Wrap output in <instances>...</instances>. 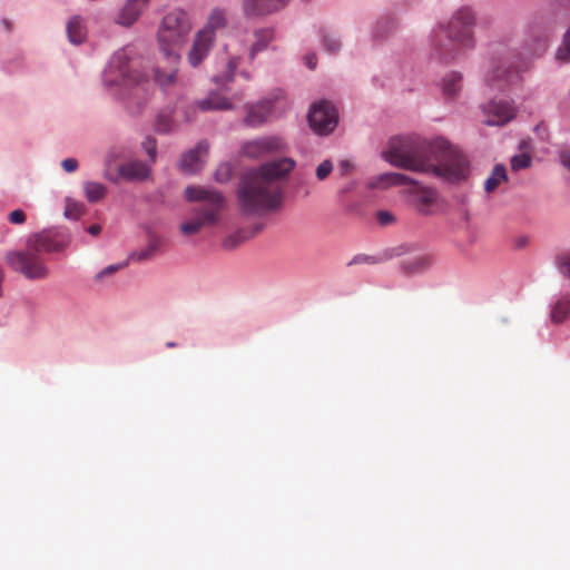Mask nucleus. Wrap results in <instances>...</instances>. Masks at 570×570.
Segmentation results:
<instances>
[{
	"label": "nucleus",
	"instance_id": "f257e3e1",
	"mask_svg": "<svg viewBox=\"0 0 570 570\" xmlns=\"http://www.w3.org/2000/svg\"><path fill=\"white\" fill-rule=\"evenodd\" d=\"M392 166L431 175L451 184L469 178L471 165L468 157L443 137L431 140L420 136L392 138L382 153Z\"/></svg>",
	"mask_w": 570,
	"mask_h": 570
},
{
	"label": "nucleus",
	"instance_id": "f03ea898",
	"mask_svg": "<svg viewBox=\"0 0 570 570\" xmlns=\"http://www.w3.org/2000/svg\"><path fill=\"white\" fill-rule=\"evenodd\" d=\"M102 83L131 116L140 115L149 102L154 85L142 71V59L134 45H126L109 58Z\"/></svg>",
	"mask_w": 570,
	"mask_h": 570
},
{
	"label": "nucleus",
	"instance_id": "7ed1b4c3",
	"mask_svg": "<svg viewBox=\"0 0 570 570\" xmlns=\"http://www.w3.org/2000/svg\"><path fill=\"white\" fill-rule=\"evenodd\" d=\"M552 31V23L539 16L529 21L521 50L509 48L502 42L497 43L492 51L490 68L484 76L485 85L504 90L517 82L521 72L527 69L529 60L544 52Z\"/></svg>",
	"mask_w": 570,
	"mask_h": 570
},
{
	"label": "nucleus",
	"instance_id": "20e7f679",
	"mask_svg": "<svg viewBox=\"0 0 570 570\" xmlns=\"http://www.w3.org/2000/svg\"><path fill=\"white\" fill-rule=\"evenodd\" d=\"M295 166L296 161L293 158L283 157L246 171L239 180L237 190L240 212L245 215H255L276 209L283 196L275 181L286 177Z\"/></svg>",
	"mask_w": 570,
	"mask_h": 570
},
{
	"label": "nucleus",
	"instance_id": "39448f33",
	"mask_svg": "<svg viewBox=\"0 0 570 570\" xmlns=\"http://www.w3.org/2000/svg\"><path fill=\"white\" fill-rule=\"evenodd\" d=\"M476 13L468 6L460 7L446 22L439 23L431 33L430 58L441 63L453 62L462 50H472L476 41Z\"/></svg>",
	"mask_w": 570,
	"mask_h": 570
},
{
	"label": "nucleus",
	"instance_id": "423d86ee",
	"mask_svg": "<svg viewBox=\"0 0 570 570\" xmlns=\"http://www.w3.org/2000/svg\"><path fill=\"white\" fill-rule=\"evenodd\" d=\"M188 202L204 203L193 210V218L180 224L179 230L185 236L197 234L205 225H216L220 219V212L225 207L224 195L212 187L188 186L185 189Z\"/></svg>",
	"mask_w": 570,
	"mask_h": 570
},
{
	"label": "nucleus",
	"instance_id": "0eeeda50",
	"mask_svg": "<svg viewBox=\"0 0 570 570\" xmlns=\"http://www.w3.org/2000/svg\"><path fill=\"white\" fill-rule=\"evenodd\" d=\"M191 30V22L186 11L175 9L168 12L158 30L159 50L163 58L170 63L179 61V48Z\"/></svg>",
	"mask_w": 570,
	"mask_h": 570
},
{
	"label": "nucleus",
	"instance_id": "6e6552de",
	"mask_svg": "<svg viewBox=\"0 0 570 570\" xmlns=\"http://www.w3.org/2000/svg\"><path fill=\"white\" fill-rule=\"evenodd\" d=\"M4 261L13 272L23 275L29 281L46 279L50 275L45 257L35 245H31L28 237L24 247L9 250Z\"/></svg>",
	"mask_w": 570,
	"mask_h": 570
},
{
	"label": "nucleus",
	"instance_id": "1a4fd4ad",
	"mask_svg": "<svg viewBox=\"0 0 570 570\" xmlns=\"http://www.w3.org/2000/svg\"><path fill=\"white\" fill-rule=\"evenodd\" d=\"M28 238L41 254H61L71 245L72 234L65 226H53L31 233Z\"/></svg>",
	"mask_w": 570,
	"mask_h": 570
},
{
	"label": "nucleus",
	"instance_id": "9d476101",
	"mask_svg": "<svg viewBox=\"0 0 570 570\" xmlns=\"http://www.w3.org/2000/svg\"><path fill=\"white\" fill-rule=\"evenodd\" d=\"M307 121L314 134L317 136H328L338 124L337 108L330 100H318L311 105Z\"/></svg>",
	"mask_w": 570,
	"mask_h": 570
},
{
	"label": "nucleus",
	"instance_id": "9b49d317",
	"mask_svg": "<svg viewBox=\"0 0 570 570\" xmlns=\"http://www.w3.org/2000/svg\"><path fill=\"white\" fill-rule=\"evenodd\" d=\"M286 142L278 136H264L248 140L242 145V154L248 158H259L274 153H283Z\"/></svg>",
	"mask_w": 570,
	"mask_h": 570
},
{
	"label": "nucleus",
	"instance_id": "f8f14e48",
	"mask_svg": "<svg viewBox=\"0 0 570 570\" xmlns=\"http://www.w3.org/2000/svg\"><path fill=\"white\" fill-rule=\"evenodd\" d=\"M485 116L484 124L488 126H504L515 116L513 104L505 99H492L482 106Z\"/></svg>",
	"mask_w": 570,
	"mask_h": 570
},
{
	"label": "nucleus",
	"instance_id": "ddd939ff",
	"mask_svg": "<svg viewBox=\"0 0 570 570\" xmlns=\"http://www.w3.org/2000/svg\"><path fill=\"white\" fill-rule=\"evenodd\" d=\"M291 0H242L245 18H263L283 10Z\"/></svg>",
	"mask_w": 570,
	"mask_h": 570
},
{
	"label": "nucleus",
	"instance_id": "4468645a",
	"mask_svg": "<svg viewBox=\"0 0 570 570\" xmlns=\"http://www.w3.org/2000/svg\"><path fill=\"white\" fill-rule=\"evenodd\" d=\"M120 178L128 183H142L150 178L151 167L141 160H129L117 168Z\"/></svg>",
	"mask_w": 570,
	"mask_h": 570
},
{
	"label": "nucleus",
	"instance_id": "2eb2a0df",
	"mask_svg": "<svg viewBox=\"0 0 570 570\" xmlns=\"http://www.w3.org/2000/svg\"><path fill=\"white\" fill-rule=\"evenodd\" d=\"M209 145L206 140H199L194 148L184 153L179 160V168L184 174L193 175L203 168V160L200 154H207Z\"/></svg>",
	"mask_w": 570,
	"mask_h": 570
},
{
	"label": "nucleus",
	"instance_id": "dca6fc26",
	"mask_svg": "<svg viewBox=\"0 0 570 570\" xmlns=\"http://www.w3.org/2000/svg\"><path fill=\"white\" fill-rule=\"evenodd\" d=\"M274 109L272 99H262L249 106L247 115L244 118V125L250 128L262 126Z\"/></svg>",
	"mask_w": 570,
	"mask_h": 570
},
{
	"label": "nucleus",
	"instance_id": "f3484780",
	"mask_svg": "<svg viewBox=\"0 0 570 570\" xmlns=\"http://www.w3.org/2000/svg\"><path fill=\"white\" fill-rule=\"evenodd\" d=\"M214 40L215 39L204 35L200 31L196 33L193 46L187 57L188 62L191 67L196 68L203 62V60L208 56L213 47Z\"/></svg>",
	"mask_w": 570,
	"mask_h": 570
},
{
	"label": "nucleus",
	"instance_id": "a211bd4d",
	"mask_svg": "<svg viewBox=\"0 0 570 570\" xmlns=\"http://www.w3.org/2000/svg\"><path fill=\"white\" fill-rule=\"evenodd\" d=\"M149 0H127L120 8L115 22L122 27L132 26Z\"/></svg>",
	"mask_w": 570,
	"mask_h": 570
},
{
	"label": "nucleus",
	"instance_id": "6ab92c4d",
	"mask_svg": "<svg viewBox=\"0 0 570 570\" xmlns=\"http://www.w3.org/2000/svg\"><path fill=\"white\" fill-rule=\"evenodd\" d=\"M176 108L165 106L161 108L155 119L154 130L158 135H170L178 130V122L175 120Z\"/></svg>",
	"mask_w": 570,
	"mask_h": 570
},
{
	"label": "nucleus",
	"instance_id": "aec40b11",
	"mask_svg": "<svg viewBox=\"0 0 570 570\" xmlns=\"http://www.w3.org/2000/svg\"><path fill=\"white\" fill-rule=\"evenodd\" d=\"M410 249H411L410 245H401L399 247H394V248H390V249L385 250L382 256L357 254L348 262L347 265L352 266V265H357V264H377V263H381L383 261H386V259H390L393 257H399V256L405 254L406 252H409Z\"/></svg>",
	"mask_w": 570,
	"mask_h": 570
},
{
	"label": "nucleus",
	"instance_id": "412c9836",
	"mask_svg": "<svg viewBox=\"0 0 570 570\" xmlns=\"http://www.w3.org/2000/svg\"><path fill=\"white\" fill-rule=\"evenodd\" d=\"M148 238H149V242L145 248L139 249V250H132L131 253H129V255L126 259V261H128V264L130 262H134V263L147 262V261H151L155 257L156 252L160 248L163 240L160 237L156 236L150 230H148Z\"/></svg>",
	"mask_w": 570,
	"mask_h": 570
},
{
	"label": "nucleus",
	"instance_id": "4be33fe9",
	"mask_svg": "<svg viewBox=\"0 0 570 570\" xmlns=\"http://www.w3.org/2000/svg\"><path fill=\"white\" fill-rule=\"evenodd\" d=\"M197 107L200 111L214 110H230L233 104L226 97H223L218 91L212 90L205 98L196 100Z\"/></svg>",
	"mask_w": 570,
	"mask_h": 570
},
{
	"label": "nucleus",
	"instance_id": "5701e85b",
	"mask_svg": "<svg viewBox=\"0 0 570 570\" xmlns=\"http://www.w3.org/2000/svg\"><path fill=\"white\" fill-rule=\"evenodd\" d=\"M462 82L463 76L461 72L455 70L446 72L440 81L442 95L446 99L455 98L462 89Z\"/></svg>",
	"mask_w": 570,
	"mask_h": 570
},
{
	"label": "nucleus",
	"instance_id": "b1692460",
	"mask_svg": "<svg viewBox=\"0 0 570 570\" xmlns=\"http://www.w3.org/2000/svg\"><path fill=\"white\" fill-rule=\"evenodd\" d=\"M239 63L238 57H233L228 60L225 70L213 77V82L216 85L217 90L222 92H230V83L234 81L235 71Z\"/></svg>",
	"mask_w": 570,
	"mask_h": 570
},
{
	"label": "nucleus",
	"instance_id": "393cba45",
	"mask_svg": "<svg viewBox=\"0 0 570 570\" xmlns=\"http://www.w3.org/2000/svg\"><path fill=\"white\" fill-rule=\"evenodd\" d=\"M255 41L252 43L248 60L253 61L255 57L266 50L274 38L273 30L271 29H258L254 31Z\"/></svg>",
	"mask_w": 570,
	"mask_h": 570
},
{
	"label": "nucleus",
	"instance_id": "a878e982",
	"mask_svg": "<svg viewBox=\"0 0 570 570\" xmlns=\"http://www.w3.org/2000/svg\"><path fill=\"white\" fill-rule=\"evenodd\" d=\"M226 26V13L220 8H214L207 19L206 26L199 30L204 35L215 39V32Z\"/></svg>",
	"mask_w": 570,
	"mask_h": 570
},
{
	"label": "nucleus",
	"instance_id": "bb28decb",
	"mask_svg": "<svg viewBox=\"0 0 570 570\" xmlns=\"http://www.w3.org/2000/svg\"><path fill=\"white\" fill-rule=\"evenodd\" d=\"M431 264V256L422 254L402 261L401 268L406 274H417L429 268Z\"/></svg>",
	"mask_w": 570,
	"mask_h": 570
},
{
	"label": "nucleus",
	"instance_id": "cd10ccee",
	"mask_svg": "<svg viewBox=\"0 0 570 570\" xmlns=\"http://www.w3.org/2000/svg\"><path fill=\"white\" fill-rule=\"evenodd\" d=\"M67 36L72 45H81L85 41V23L83 18L80 16H73L67 23Z\"/></svg>",
	"mask_w": 570,
	"mask_h": 570
},
{
	"label": "nucleus",
	"instance_id": "c85d7f7f",
	"mask_svg": "<svg viewBox=\"0 0 570 570\" xmlns=\"http://www.w3.org/2000/svg\"><path fill=\"white\" fill-rule=\"evenodd\" d=\"M396 28V18L391 14H384L380 17L372 29V37L374 39L384 38L386 35H389L392 30Z\"/></svg>",
	"mask_w": 570,
	"mask_h": 570
},
{
	"label": "nucleus",
	"instance_id": "c756f323",
	"mask_svg": "<svg viewBox=\"0 0 570 570\" xmlns=\"http://www.w3.org/2000/svg\"><path fill=\"white\" fill-rule=\"evenodd\" d=\"M508 180L507 168L503 164H497L492 168L490 176L484 181V190L493 193L501 183Z\"/></svg>",
	"mask_w": 570,
	"mask_h": 570
},
{
	"label": "nucleus",
	"instance_id": "7c9ffc66",
	"mask_svg": "<svg viewBox=\"0 0 570 570\" xmlns=\"http://www.w3.org/2000/svg\"><path fill=\"white\" fill-rule=\"evenodd\" d=\"M320 41L324 51L330 55H336L342 48L341 38L327 29L320 31Z\"/></svg>",
	"mask_w": 570,
	"mask_h": 570
},
{
	"label": "nucleus",
	"instance_id": "2f4dec72",
	"mask_svg": "<svg viewBox=\"0 0 570 570\" xmlns=\"http://www.w3.org/2000/svg\"><path fill=\"white\" fill-rule=\"evenodd\" d=\"M570 318V296H561L551 308V320L554 323H562Z\"/></svg>",
	"mask_w": 570,
	"mask_h": 570
},
{
	"label": "nucleus",
	"instance_id": "473e14b6",
	"mask_svg": "<svg viewBox=\"0 0 570 570\" xmlns=\"http://www.w3.org/2000/svg\"><path fill=\"white\" fill-rule=\"evenodd\" d=\"M83 191L89 203H98L107 195V188L101 183L87 180L83 183Z\"/></svg>",
	"mask_w": 570,
	"mask_h": 570
},
{
	"label": "nucleus",
	"instance_id": "72a5a7b5",
	"mask_svg": "<svg viewBox=\"0 0 570 570\" xmlns=\"http://www.w3.org/2000/svg\"><path fill=\"white\" fill-rule=\"evenodd\" d=\"M253 237V233H248L247 229L239 228L233 234L226 236L223 242L222 246L226 250H233L237 248L240 244L250 239Z\"/></svg>",
	"mask_w": 570,
	"mask_h": 570
},
{
	"label": "nucleus",
	"instance_id": "f704fd0d",
	"mask_svg": "<svg viewBox=\"0 0 570 570\" xmlns=\"http://www.w3.org/2000/svg\"><path fill=\"white\" fill-rule=\"evenodd\" d=\"M166 61V63L168 65V71H164L161 70L160 68H156L155 69V80L161 86V87H166V86H169L170 83H173L175 80H176V76H177V66H178V62H175V63H170L168 60L164 59Z\"/></svg>",
	"mask_w": 570,
	"mask_h": 570
},
{
	"label": "nucleus",
	"instance_id": "c9c22d12",
	"mask_svg": "<svg viewBox=\"0 0 570 570\" xmlns=\"http://www.w3.org/2000/svg\"><path fill=\"white\" fill-rule=\"evenodd\" d=\"M395 173H382L367 179L366 187L368 189H386L391 186H395L394 181Z\"/></svg>",
	"mask_w": 570,
	"mask_h": 570
},
{
	"label": "nucleus",
	"instance_id": "e433bc0d",
	"mask_svg": "<svg viewBox=\"0 0 570 570\" xmlns=\"http://www.w3.org/2000/svg\"><path fill=\"white\" fill-rule=\"evenodd\" d=\"M556 58L558 61L562 63L570 62V26L569 29L563 35L562 43L557 49Z\"/></svg>",
	"mask_w": 570,
	"mask_h": 570
},
{
	"label": "nucleus",
	"instance_id": "4c0bfd02",
	"mask_svg": "<svg viewBox=\"0 0 570 570\" xmlns=\"http://www.w3.org/2000/svg\"><path fill=\"white\" fill-rule=\"evenodd\" d=\"M434 200V193L432 190H424L421 195H419L415 199V207L416 209L428 215L430 214V206Z\"/></svg>",
	"mask_w": 570,
	"mask_h": 570
},
{
	"label": "nucleus",
	"instance_id": "58836bf2",
	"mask_svg": "<svg viewBox=\"0 0 570 570\" xmlns=\"http://www.w3.org/2000/svg\"><path fill=\"white\" fill-rule=\"evenodd\" d=\"M511 169L513 171H519L521 169H527L531 166L532 159L529 154L522 153L514 155L511 158Z\"/></svg>",
	"mask_w": 570,
	"mask_h": 570
},
{
	"label": "nucleus",
	"instance_id": "ea45409f",
	"mask_svg": "<svg viewBox=\"0 0 570 570\" xmlns=\"http://www.w3.org/2000/svg\"><path fill=\"white\" fill-rule=\"evenodd\" d=\"M141 147L146 151L149 161L154 164L157 159V140L151 136H146L141 141Z\"/></svg>",
	"mask_w": 570,
	"mask_h": 570
},
{
	"label": "nucleus",
	"instance_id": "a19ab883",
	"mask_svg": "<svg viewBox=\"0 0 570 570\" xmlns=\"http://www.w3.org/2000/svg\"><path fill=\"white\" fill-rule=\"evenodd\" d=\"M126 266H128V261H124L122 263L119 264L108 265L95 275V281L100 283L104 281L105 277L117 273L118 271L125 268Z\"/></svg>",
	"mask_w": 570,
	"mask_h": 570
},
{
	"label": "nucleus",
	"instance_id": "79ce46f5",
	"mask_svg": "<svg viewBox=\"0 0 570 570\" xmlns=\"http://www.w3.org/2000/svg\"><path fill=\"white\" fill-rule=\"evenodd\" d=\"M197 102H190L180 107V112L185 122L190 124L196 120L198 112Z\"/></svg>",
	"mask_w": 570,
	"mask_h": 570
},
{
	"label": "nucleus",
	"instance_id": "37998d69",
	"mask_svg": "<svg viewBox=\"0 0 570 570\" xmlns=\"http://www.w3.org/2000/svg\"><path fill=\"white\" fill-rule=\"evenodd\" d=\"M333 171V163L331 159H324L317 167H316V177L318 180H325L331 173Z\"/></svg>",
	"mask_w": 570,
	"mask_h": 570
},
{
	"label": "nucleus",
	"instance_id": "c03bdc74",
	"mask_svg": "<svg viewBox=\"0 0 570 570\" xmlns=\"http://www.w3.org/2000/svg\"><path fill=\"white\" fill-rule=\"evenodd\" d=\"M557 267L563 276L570 278V254L560 255L557 258Z\"/></svg>",
	"mask_w": 570,
	"mask_h": 570
},
{
	"label": "nucleus",
	"instance_id": "a18cd8bd",
	"mask_svg": "<svg viewBox=\"0 0 570 570\" xmlns=\"http://www.w3.org/2000/svg\"><path fill=\"white\" fill-rule=\"evenodd\" d=\"M216 181L224 184L230 178V169L228 165H220L214 174Z\"/></svg>",
	"mask_w": 570,
	"mask_h": 570
},
{
	"label": "nucleus",
	"instance_id": "49530a36",
	"mask_svg": "<svg viewBox=\"0 0 570 570\" xmlns=\"http://www.w3.org/2000/svg\"><path fill=\"white\" fill-rule=\"evenodd\" d=\"M376 219L382 226H387L395 220L394 215L387 210H379L376 213Z\"/></svg>",
	"mask_w": 570,
	"mask_h": 570
},
{
	"label": "nucleus",
	"instance_id": "de8ad7c7",
	"mask_svg": "<svg viewBox=\"0 0 570 570\" xmlns=\"http://www.w3.org/2000/svg\"><path fill=\"white\" fill-rule=\"evenodd\" d=\"M394 181H395V186H405V185H416L417 184V181L414 178H412L411 176L401 174V173H395Z\"/></svg>",
	"mask_w": 570,
	"mask_h": 570
},
{
	"label": "nucleus",
	"instance_id": "09e8293b",
	"mask_svg": "<svg viewBox=\"0 0 570 570\" xmlns=\"http://www.w3.org/2000/svg\"><path fill=\"white\" fill-rule=\"evenodd\" d=\"M294 188H295L297 191L303 190L304 196L309 195V189H308V188H307V186H306V181H305L304 177H303L299 173H296V175H295V178H294Z\"/></svg>",
	"mask_w": 570,
	"mask_h": 570
},
{
	"label": "nucleus",
	"instance_id": "8fccbe9b",
	"mask_svg": "<svg viewBox=\"0 0 570 570\" xmlns=\"http://www.w3.org/2000/svg\"><path fill=\"white\" fill-rule=\"evenodd\" d=\"M26 218V214L22 209H14L8 216L9 222L17 225L23 224Z\"/></svg>",
	"mask_w": 570,
	"mask_h": 570
},
{
	"label": "nucleus",
	"instance_id": "3c124183",
	"mask_svg": "<svg viewBox=\"0 0 570 570\" xmlns=\"http://www.w3.org/2000/svg\"><path fill=\"white\" fill-rule=\"evenodd\" d=\"M354 165L352 161L347 159H342L338 161V174L341 177L348 175L350 173H352Z\"/></svg>",
	"mask_w": 570,
	"mask_h": 570
},
{
	"label": "nucleus",
	"instance_id": "603ef678",
	"mask_svg": "<svg viewBox=\"0 0 570 570\" xmlns=\"http://www.w3.org/2000/svg\"><path fill=\"white\" fill-rule=\"evenodd\" d=\"M79 163L76 158H66L61 161V167L66 173H73L77 170Z\"/></svg>",
	"mask_w": 570,
	"mask_h": 570
},
{
	"label": "nucleus",
	"instance_id": "864d4df0",
	"mask_svg": "<svg viewBox=\"0 0 570 570\" xmlns=\"http://www.w3.org/2000/svg\"><path fill=\"white\" fill-rule=\"evenodd\" d=\"M560 163L570 171V150L560 153Z\"/></svg>",
	"mask_w": 570,
	"mask_h": 570
},
{
	"label": "nucleus",
	"instance_id": "5fc2aeb1",
	"mask_svg": "<svg viewBox=\"0 0 570 570\" xmlns=\"http://www.w3.org/2000/svg\"><path fill=\"white\" fill-rule=\"evenodd\" d=\"M316 62H317V58H316L315 53H311L305 57V63H306L307 68H309L312 70L315 69Z\"/></svg>",
	"mask_w": 570,
	"mask_h": 570
},
{
	"label": "nucleus",
	"instance_id": "6e6d98bb",
	"mask_svg": "<svg viewBox=\"0 0 570 570\" xmlns=\"http://www.w3.org/2000/svg\"><path fill=\"white\" fill-rule=\"evenodd\" d=\"M87 232H88L91 236H98V235L101 233V226H100L99 224L90 225V226L87 228Z\"/></svg>",
	"mask_w": 570,
	"mask_h": 570
},
{
	"label": "nucleus",
	"instance_id": "4d7b16f0",
	"mask_svg": "<svg viewBox=\"0 0 570 570\" xmlns=\"http://www.w3.org/2000/svg\"><path fill=\"white\" fill-rule=\"evenodd\" d=\"M63 216L67 219H73V220L78 219V217H79V215L75 214L69 206L66 207V209L63 212Z\"/></svg>",
	"mask_w": 570,
	"mask_h": 570
},
{
	"label": "nucleus",
	"instance_id": "13d9d810",
	"mask_svg": "<svg viewBox=\"0 0 570 570\" xmlns=\"http://www.w3.org/2000/svg\"><path fill=\"white\" fill-rule=\"evenodd\" d=\"M263 229V224L255 225L248 233H253V237Z\"/></svg>",
	"mask_w": 570,
	"mask_h": 570
},
{
	"label": "nucleus",
	"instance_id": "bf43d9fd",
	"mask_svg": "<svg viewBox=\"0 0 570 570\" xmlns=\"http://www.w3.org/2000/svg\"><path fill=\"white\" fill-rule=\"evenodd\" d=\"M3 278H4V273H3L2 267L0 266V297L2 296V282H3Z\"/></svg>",
	"mask_w": 570,
	"mask_h": 570
},
{
	"label": "nucleus",
	"instance_id": "052dcab7",
	"mask_svg": "<svg viewBox=\"0 0 570 570\" xmlns=\"http://www.w3.org/2000/svg\"><path fill=\"white\" fill-rule=\"evenodd\" d=\"M230 97H232V99L239 100L243 97V94L236 91V92H233Z\"/></svg>",
	"mask_w": 570,
	"mask_h": 570
},
{
	"label": "nucleus",
	"instance_id": "680f3d73",
	"mask_svg": "<svg viewBox=\"0 0 570 570\" xmlns=\"http://www.w3.org/2000/svg\"><path fill=\"white\" fill-rule=\"evenodd\" d=\"M240 76H243L246 80H249V79H250V75H249V72H247V71H242V72H240Z\"/></svg>",
	"mask_w": 570,
	"mask_h": 570
},
{
	"label": "nucleus",
	"instance_id": "e2e57ef3",
	"mask_svg": "<svg viewBox=\"0 0 570 570\" xmlns=\"http://www.w3.org/2000/svg\"><path fill=\"white\" fill-rule=\"evenodd\" d=\"M166 346H167L168 348H174V347H176V346H177V344H176L175 342H171V341H170V342H167V343H166Z\"/></svg>",
	"mask_w": 570,
	"mask_h": 570
},
{
	"label": "nucleus",
	"instance_id": "0e129e2a",
	"mask_svg": "<svg viewBox=\"0 0 570 570\" xmlns=\"http://www.w3.org/2000/svg\"><path fill=\"white\" fill-rule=\"evenodd\" d=\"M105 177H106L107 179H109L110 181L115 183V184L117 183V179H116V178H112V177H110V176H108V175H105Z\"/></svg>",
	"mask_w": 570,
	"mask_h": 570
},
{
	"label": "nucleus",
	"instance_id": "69168bd1",
	"mask_svg": "<svg viewBox=\"0 0 570 570\" xmlns=\"http://www.w3.org/2000/svg\"><path fill=\"white\" fill-rule=\"evenodd\" d=\"M351 189V187H345L342 189V193H347Z\"/></svg>",
	"mask_w": 570,
	"mask_h": 570
}]
</instances>
